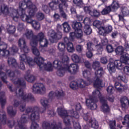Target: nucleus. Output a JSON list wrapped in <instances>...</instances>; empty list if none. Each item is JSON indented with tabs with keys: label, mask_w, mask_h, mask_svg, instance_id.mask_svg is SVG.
Segmentation results:
<instances>
[{
	"label": "nucleus",
	"mask_w": 129,
	"mask_h": 129,
	"mask_svg": "<svg viewBox=\"0 0 129 129\" xmlns=\"http://www.w3.org/2000/svg\"><path fill=\"white\" fill-rule=\"evenodd\" d=\"M45 111L46 108H39V107H34L33 108V111L28 116L29 119L32 121L31 129H38L39 128V124L35 121H39L40 119V111L41 113H44Z\"/></svg>",
	"instance_id": "obj_4"
},
{
	"label": "nucleus",
	"mask_w": 129,
	"mask_h": 129,
	"mask_svg": "<svg viewBox=\"0 0 129 129\" xmlns=\"http://www.w3.org/2000/svg\"><path fill=\"white\" fill-rule=\"evenodd\" d=\"M120 60L122 63H124V64H127V65L129 64V57L127 54H122L120 57Z\"/></svg>",
	"instance_id": "obj_35"
},
{
	"label": "nucleus",
	"mask_w": 129,
	"mask_h": 129,
	"mask_svg": "<svg viewBox=\"0 0 129 129\" xmlns=\"http://www.w3.org/2000/svg\"><path fill=\"white\" fill-rule=\"evenodd\" d=\"M84 32L86 35H90L92 33V29L90 28V26L86 25L84 26Z\"/></svg>",
	"instance_id": "obj_42"
},
{
	"label": "nucleus",
	"mask_w": 129,
	"mask_h": 129,
	"mask_svg": "<svg viewBox=\"0 0 129 129\" xmlns=\"http://www.w3.org/2000/svg\"><path fill=\"white\" fill-rule=\"evenodd\" d=\"M73 3L78 7H82L83 6V2L82 0H73Z\"/></svg>",
	"instance_id": "obj_62"
},
{
	"label": "nucleus",
	"mask_w": 129,
	"mask_h": 129,
	"mask_svg": "<svg viewBox=\"0 0 129 129\" xmlns=\"http://www.w3.org/2000/svg\"><path fill=\"white\" fill-rule=\"evenodd\" d=\"M104 74V71H103V68L102 67L98 69L95 72V78H96L95 82L94 83V86L95 88H99V87H101L102 85V81L99 79L102 75Z\"/></svg>",
	"instance_id": "obj_10"
},
{
	"label": "nucleus",
	"mask_w": 129,
	"mask_h": 129,
	"mask_svg": "<svg viewBox=\"0 0 129 129\" xmlns=\"http://www.w3.org/2000/svg\"><path fill=\"white\" fill-rule=\"evenodd\" d=\"M67 72V68L66 67V65H65L63 67H61L59 69V70L57 72V75L58 76H59L60 77H62L64 76V74L65 72Z\"/></svg>",
	"instance_id": "obj_27"
},
{
	"label": "nucleus",
	"mask_w": 129,
	"mask_h": 129,
	"mask_svg": "<svg viewBox=\"0 0 129 129\" xmlns=\"http://www.w3.org/2000/svg\"><path fill=\"white\" fill-rule=\"evenodd\" d=\"M95 95L96 96H98L102 104L101 108L103 112L104 113L109 112L110 109H109V106L107 104V101L105 100V98L101 96V94L98 90H96L93 92V96L90 97L89 99L86 100V103L87 106H89L91 110H95L97 108V104H96L97 99L95 97Z\"/></svg>",
	"instance_id": "obj_1"
},
{
	"label": "nucleus",
	"mask_w": 129,
	"mask_h": 129,
	"mask_svg": "<svg viewBox=\"0 0 129 129\" xmlns=\"http://www.w3.org/2000/svg\"><path fill=\"white\" fill-rule=\"evenodd\" d=\"M76 50L78 53L82 54V52L83 51V46L81 45H77L76 47Z\"/></svg>",
	"instance_id": "obj_61"
},
{
	"label": "nucleus",
	"mask_w": 129,
	"mask_h": 129,
	"mask_svg": "<svg viewBox=\"0 0 129 129\" xmlns=\"http://www.w3.org/2000/svg\"><path fill=\"white\" fill-rule=\"evenodd\" d=\"M77 82L78 83V87H80V88H84V87L88 85V83H87L86 81L82 79H79L78 80Z\"/></svg>",
	"instance_id": "obj_30"
},
{
	"label": "nucleus",
	"mask_w": 129,
	"mask_h": 129,
	"mask_svg": "<svg viewBox=\"0 0 129 129\" xmlns=\"http://www.w3.org/2000/svg\"><path fill=\"white\" fill-rule=\"evenodd\" d=\"M107 68L109 71H111V72H115V65L114 64V62L110 61L107 66Z\"/></svg>",
	"instance_id": "obj_37"
},
{
	"label": "nucleus",
	"mask_w": 129,
	"mask_h": 129,
	"mask_svg": "<svg viewBox=\"0 0 129 129\" xmlns=\"http://www.w3.org/2000/svg\"><path fill=\"white\" fill-rule=\"evenodd\" d=\"M7 32L9 34L13 35L16 32V26L13 25H9L7 28Z\"/></svg>",
	"instance_id": "obj_41"
},
{
	"label": "nucleus",
	"mask_w": 129,
	"mask_h": 129,
	"mask_svg": "<svg viewBox=\"0 0 129 129\" xmlns=\"http://www.w3.org/2000/svg\"><path fill=\"white\" fill-rule=\"evenodd\" d=\"M70 86L72 89H77L78 88V84L77 81H73L70 83Z\"/></svg>",
	"instance_id": "obj_54"
},
{
	"label": "nucleus",
	"mask_w": 129,
	"mask_h": 129,
	"mask_svg": "<svg viewBox=\"0 0 129 129\" xmlns=\"http://www.w3.org/2000/svg\"><path fill=\"white\" fill-rule=\"evenodd\" d=\"M25 45H26V40L24 38H20L18 41V46L19 47H23Z\"/></svg>",
	"instance_id": "obj_56"
},
{
	"label": "nucleus",
	"mask_w": 129,
	"mask_h": 129,
	"mask_svg": "<svg viewBox=\"0 0 129 129\" xmlns=\"http://www.w3.org/2000/svg\"><path fill=\"white\" fill-rule=\"evenodd\" d=\"M8 45L3 43L0 44V56H9L10 55V51L7 50Z\"/></svg>",
	"instance_id": "obj_17"
},
{
	"label": "nucleus",
	"mask_w": 129,
	"mask_h": 129,
	"mask_svg": "<svg viewBox=\"0 0 129 129\" xmlns=\"http://www.w3.org/2000/svg\"><path fill=\"white\" fill-rule=\"evenodd\" d=\"M4 68L2 66H0V76L1 79L2 81L6 83V84L8 83V81H7V74L5 73V72H3Z\"/></svg>",
	"instance_id": "obj_25"
},
{
	"label": "nucleus",
	"mask_w": 129,
	"mask_h": 129,
	"mask_svg": "<svg viewBox=\"0 0 129 129\" xmlns=\"http://www.w3.org/2000/svg\"><path fill=\"white\" fill-rule=\"evenodd\" d=\"M114 64H115V67H116L117 69H121L123 67L122 66V62L119 60H116L114 62Z\"/></svg>",
	"instance_id": "obj_47"
},
{
	"label": "nucleus",
	"mask_w": 129,
	"mask_h": 129,
	"mask_svg": "<svg viewBox=\"0 0 129 129\" xmlns=\"http://www.w3.org/2000/svg\"><path fill=\"white\" fill-rule=\"evenodd\" d=\"M25 79H26L28 82L32 83V82H34V81L36 80V78L32 75H27L25 76Z\"/></svg>",
	"instance_id": "obj_39"
},
{
	"label": "nucleus",
	"mask_w": 129,
	"mask_h": 129,
	"mask_svg": "<svg viewBox=\"0 0 129 129\" xmlns=\"http://www.w3.org/2000/svg\"><path fill=\"white\" fill-rule=\"evenodd\" d=\"M110 7L112 12H116L119 9L120 6L118 2L114 0Z\"/></svg>",
	"instance_id": "obj_23"
},
{
	"label": "nucleus",
	"mask_w": 129,
	"mask_h": 129,
	"mask_svg": "<svg viewBox=\"0 0 129 129\" xmlns=\"http://www.w3.org/2000/svg\"><path fill=\"white\" fill-rule=\"evenodd\" d=\"M123 125L126 124V126L129 128V115H125L124 117V121L122 122Z\"/></svg>",
	"instance_id": "obj_48"
},
{
	"label": "nucleus",
	"mask_w": 129,
	"mask_h": 129,
	"mask_svg": "<svg viewBox=\"0 0 129 129\" xmlns=\"http://www.w3.org/2000/svg\"><path fill=\"white\" fill-rule=\"evenodd\" d=\"M61 2V4H59L58 5V8L59 10L60 14L64 19H67V15L64 12V10L63 9V5L64 7H68V5H67V2L68 0H60Z\"/></svg>",
	"instance_id": "obj_16"
},
{
	"label": "nucleus",
	"mask_w": 129,
	"mask_h": 129,
	"mask_svg": "<svg viewBox=\"0 0 129 129\" xmlns=\"http://www.w3.org/2000/svg\"><path fill=\"white\" fill-rule=\"evenodd\" d=\"M27 9L28 10V14L30 16H35L36 12L38 11L36 5L32 6L24 1H22L19 3V9L17 11L22 14L23 12H26Z\"/></svg>",
	"instance_id": "obj_6"
},
{
	"label": "nucleus",
	"mask_w": 129,
	"mask_h": 129,
	"mask_svg": "<svg viewBox=\"0 0 129 129\" xmlns=\"http://www.w3.org/2000/svg\"><path fill=\"white\" fill-rule=\"evenodd\" d=\"M35 47L36 46L33 47L34 48L32 49V51L34 55L36 56V57L34 58V59H35V58H41V57L39 56H40V51H39V50ZM33 61L34 62V63H36V61H35V60Z\"/></svg>",
	"instance_id": "obj_46"
},
{
	"label": "nucleus",
	"mask_w": 129,
	"mask_h": 129,
	"mask_svg": "<svg viewBox=\"0 0 129 129\" xmlns=\"http://www.w3.org/2000/svg\"><path fill=\"white\" fill-rule=\"evenodd\" d=\"M34 61L38 66H39L40 69H42V68L44 67L45 70L46 71H52V70H53L52 64L50 62L45 64V63H44V58H43V57H36Z\"/></svg>",
	"instance_id": "obj_11"
},
{
	"label": "nucleus",
	"mask_w": 129,
	"mask_h": 129,
	"mask_svg": "<svg viewBox=\"0 0 129 129\" xmlns=\"http://www.w3.org/2000/svg\"><path fill=\"white\" fill-rule=\"evenodd\" d=\"M46 87L43 83H36L33 85L32 92L34 94H40L43 95L46 93Z\"/></svg>",
	"instance_id": "obj_9"
},
{
	"label": "nucleus",
	"mask_w": 129,
	"mask_h": 129,
	"mask_svg": "<svg viewBox=\"0 0 129 129\" xmlns=\"http://www.w3.org/2000/svg\"><path fill=\"white\" fill-rule=\"evenodd\" d=\"M0 120L4 124L7 123V114L4 110H0Z\"/></svg>",
	"instance_id": "obj_24"
},
{
	"label": "nucleus",
	"mask_w": 129,
	"mask_h": 129,
	"mask_svg": "<svg viewBox=\"0 0 129 129\" xmlns=\"http://www.w3.org/2000/svg\"><path fill=\"white\" fill-rule=\"evenodd\" d=\"M43 129H62L61 125H57L56 123H52L50 124V123L44 121L42 123Z\"/></svg>",
	"instance_id": "obj_14"
},
{
	"label": "nucleus",
	"mask_w": 129,
	"mask_h": 129,
	"mask_svg": "<svg viewBox=\"0 0 129 129\" xmlns=\"http://www.w3.org/2000/svg\"><path fill=\"white\" fill-rule=\"evenodd\" d=\"M75 31L76 33V38L80 39H82V37H83V32L82 31V29L75 30Z\"/></svg>",
	"instance_id": "obj_44"
},
{
	"label": "nucleus",
	"mask_w": 129,
	"mask_h": 129,
	"mask_svg": "<svg viewBox=\"0 0 129 129\" xmlns=\"http://www.w3.org/2000/svg\"><path fill=\"white\" fill-rule=\"evenodd\" d=\"M42 10L45 14H49L50 13V9L47 5H43Z\"/></svg>",
	"instance_id": "obj_63"
},
{
	"label": "nucleus",
	"mask_w": 129,
	"mask_h": 129,
	"mask_svg": "<svg viewBox=\"0 0 129 129\" xmlns=\"http://www.w3.org/2000/svg\"><path fill=\"white\" fill-rule=\"evenodd\" d=\"M106 49L108 53H112L114 51V48L111 44H108L106 46Z\"/></svg>",
	"instance_id": "obj_58"
},
{
	"label": "nucleus",
	"mask_w": 129,
	"mask_h": 129,
	"mask_svg": "<svg viewBox=\"0 0 129 129\" xmlns=\"http://www.w3.org/2000/svg\"><path fill=\"white\" fill-rule=\"evenodd\" d=\"M89 123L91 124V127L93 128L97 129L98 128V122L96 120H89Z\"/></svg>",
	"instance_id": "obj_40"
},
{
	"label": "nucleus",
	"mask_w": 129,
	"mask_h": 129,
	"mask_svg": "<svg viewBox=\"0 0 129 129\" xmlns=\"http://www.w3.org/2000/svg\"><path fill=\"white\" fill-rule=\"evenodd\" d=\"M67 50L68 52L70 53H72V52H74V47H73V44L72 43H70L67 45Z\"/></svg>",
	"instance_id": "obj_57"
},
{
	"label": "nucleus",
	"mask_w": 129,
	"mask_h": 129,
	"mask_svg": "<svg viewBox=\"0 0 129 129\" xmlns=\"http://www.w3.org/2000/svg\"><path fill=\"white\" fill-rule=\"evenodd\" d=\"M40 102L44 107H47L49 104V101L47 99H42L40 101Z\"/></svg>",
	"instance_id": "obj_59"
},
{
	"label": "nucleus",
	"mask_w": 129,
	"mask_h": 129,
	"mask_svg": "<svg viewBox=\"0 0 129 129\" xmlns=\"http://www.w3.org/2000/svg\"><path fill=\"white\" fill-rule=\"evenodd\" d=\"M90 15L91 16V17H94V18H98V17L100 16V13H99V11L95 9H93L92 10L91 12H90Z\"/></svg>",
	"instance_id": "obj_43"
},
{
	"label": "nucleus",
	"mask_w": 129,
	"mask_h": 129,
	"mask_svg": "<svg viewBox=\"0 0 129 129\" xmlns=\"http://www.w3.org/2000/svg\"><path fill=\"white\" fill-rule=\"evenodd\" d=\"M100 62H99V61H96L93 63L92 68L95 70H96V69H97V70L98 69H100Z\"/></svg>",
	"instance_id": "obj_55"
},
{
	"label": "nucleus",
	"mask_w": 129,
	"mask_h": 129,
	"mask_svg": "<svg viewBox=\"0 0 129 129\" xmlns=\"http://www.w3.org/2000/svg\"><path fill=\"white\" fill-rule=\"evenodd\" d=\"M20 60L21 62H27L29 66H34L35 61L30 57H27L25 54H22L20 55Z\"/></svg>",
	"instance_id": "obj_15"
},
{
	"label": "nucleus",
	"mask_w": 129,
	"mask_h": 129,
	"mask_svg": "<svg viewBox=\"0 0 129 129\" xmlns=\"http://www.w3.org/2000/svg\"><path fill=\"white\" fill-rule=\"evenodd\" d=\"M12 15L13 16V20L15 21V22H17L18 19L20 17L21 20L24 22H27L28 23L29 22H30L32 20L31 17H34V16H31L30 14H29V16L27 15V14H26V11H22L21 13L20 12H18V10H13Z\"/></svg>",
	"instance_id": "obj_8"
},
{
	"label": "nucleus",
	"mask_w": 129,
	"mask_h": 129,
	"mask_svg": "<svg viewBox=\"0 0 129 129\" xmlns=\"http://www.w3.org/2000/svg\"><path fill=\"white\" fill-rule=\"evenodd\" d=\"M0 103L2 108L3 109L5 107V105H6V103H7V99H6V97H5L4 92L0 93Z\"/></svg>",
	"instance_id": "obj_21"
},
{
	"label": "nucleus",
	"mask_w": 129,
	"mask_h": 129,
	"mask_svg": "<svg viewBox=\"0 0 129 129\" xmlns=\"http://www.w3.org/2000/svg\"><path fill=\"white\" fill-rule=\"evenodd\" d=\"M8 87L11 92H15L17 96H20V97L22 98V101H20L19 100H15L14 103V106L15 107H18V106L20 105V109L22 112H23V111H25V108L26 107L25 102H29L30 100V101H35V98L34 97V96L31 93L25 94V93H24L23 88H20L19 89L18 94V93H17V90H18V89L12 90V86L10 85H8Z\"/></svg>",
	"instance_id": "obj_2"
},
{
	"label": "nucleus",
	"mask_w": 129,
	"mask_h": 129,
	"mask_svg": "<svg viewBox=\"0 0 129 129\" xmlns=\"http://www.w3.org/2000/svg\"><path fill=\"white\" fill-rule=\"evenodd\" d=\"M45 39V34L43 32H40L37 35H34L32 40H30V45L32 47H36L38 42Z\"/></svg>",
	"instance_id": "obj_12"
},
{
	"label": "nucleus",
	"mask_w": 129,
	"mask_h": 129,
	"mask_svg": "<svg viewBox=\"0 0 129 129\" xmlns=\"http://www.w3.org/2000/svg\"><path fill=\"white\" fill-rule=\"evenodd\" d=\"M116 55H122L124 54V49L122 46H118L115 49Z\"/></svg>",
	"instance_id": "obj_33"
},
{
	"label": "nucleus",
	"mask_w": 129,
	"mask_h": 129,
	"mask_svg": "<svg viewBox=\"0 0 129 129\" xmlns=\"http://www.w3.org/2000/svg\"><path fill=\"white\" fill-rule=\"evenodd\" d=\"M58 49L60 52H62L61 55H60V56L62 57V59L64 56H67L64 54V50H65V43H64V42L58 43Z\"/></svg>",
	"instance_id": "obj_28"
},
{
	"label": "nucleus",
	"mask_w": 129,
	"mask_h": 129,
	"mask_svg": "<svg viewBox=\"0 0 129 129\" xmlns=\"http://www.w3.org/2000/svg\"><path fill=\"white\" fill-rule=\"evenodd\" d=\"M24 36L26 37L27 39H29L32 41L35 35H34V33H33V31L31 30L27 29L26 32L25 33Z\"/></svg>",
	"instance_id": "obj_34"
},
{
	"label": "nucleus",
	"mask_w": 129,
	"mask_h": 129,
	"mask_svg": "<svg viewBox=\"0 0 129 129\" xmlns=\"http://www.w3.org/2000/svg\"><path fill=\"white\" fill-rule=\"evenodd\" d=\"M72 26L75 31L82 30V24L80 22H77L76 21L73 22Z\"/></svg>",
	"instance_id": "obj_20"
},
{
	"label": "nucleus",
	"mask_w": 129,
	"mask_h": 129,
	"mask_svg": "<svg viewBox=\"0 0 129 129\" xmlns=\"http://www.w3.org/2000/svg\"><path fill=\"white\" fill-rule=\"evenodd\" d=\"M99 30L98 33L99 35H101L102 36H105L107 35L105 28L103 27H101L98 28Z\"/></svg>",
	"instance_id": "obj_51"
},
{
	"label": "nucleus",
	"mask_w": 129,
	"mask_h": 129,
	"mask_svg": "<svg viewBox=\"0 0 129 129\" xmlns=\"http://www.w3.org/2000/svg\"><path fill=\"white\" fill-rule=\"evenodd\" d=\"M36 18L38 21H43L45 19V15L42 13L38 12L36 14Z\"/></svg>",
	"instance_id": "obj_53"
},
{
	"label": "nucleus",
	"mask_w": 129,
	"mask_h": 129,
	"mask_svg": "<svg viewBox=\"0 0 129 129\" xmlns=\"http://www.w3.org/2000/svg\"><path fill=\"white\" fill-rule=\"evenodd\" d=\"M63 56H61V61H60L58 60H55L53 62V66L54 68H58L60 69L61 68V67H63L64 66H65V64H64V63H63V62L62 61V58Z\"/></svg>",
	"instance_id": "obj_22"
},
{
	"label": "nucleus",
	"mask_w": 129,
	"mask_h": 129,
	"mask_svg": "<svg viewBox=\"0 0 129 129\" xmlns=\"http://www.w3.org/2000/svg\"><path fill=\"white\" fill-rule=\"evenodd\" d=\"M28 24H31L33 27V28L34 29V30H40V28H41V26L40 25V23L39 22L35 20H30V22H29Z\"/></svg>",
	"instance_id": "obj_26"
},
{
	"label": "nucleus",
	"mask_w": 129,
	"mask_h": 129,
	"mask_svg": "<svg viewBox=\"0 0 129 129\" xmlns=\"http://www.w3.org/2000/svg\"><path fill=\"white\" fill-rule=\"evenodd\" d=\"M62 26L63 28V32L64 33H69L71 31V27H70V25H69L68 22H64Z\"/></svg>",
	"instance_id": "obj_36"
},
{
	"label": "nucleus",
	"mask_w": 129,
	"mask_h": 129,
	"mask_svg": "<svg viewBox=\"0 0 129 129\" xmlns=\"http://www.w3.org/2000/svg\"><path fill=\"white\" fill-rule=\"evenodd\" d=\"M72 59L75 63H80V61H81L79 56L76 54H74L72 55Z\"/></svg>",
	"instance_id": "obj_45"
},
{
	"label": "nucleus",
	"mask_w": 129,
	"mask_h": 129,
	"mask_svg": "<svg viewBox=\"0 0 129 129\" xmlns=\"http://www.w3.org/2000/svg\"><path fill=\"white\" fill-rule=\"evenodd\" d=\"M57 111L59 115L63 118L64 123L67 125H70V119L79 118V114L77 112L71 110L67 112L66 110L62 108H58Z\"/></svg>",
	"instance_id": "obj_3"
},
{
	"label": "nucleus",
	"mask_w": 129,
	"mask_h": 129,
	"mask_svg": "<svg viewBox=\"0 0 129 129\" xmlns=\"http://www.w3.org/2000/svg\"><path fill=\"white\" fill-rule=\"evenodd\" d=\"M39 42L41 47H47V46H48V40L46 38H44L42 40H40Z\"/></svg>",
	"instance_id": "obj_52"
},
{
	"label": "nucleus",
	"mask_w": 129,
	"mask_h": 129,
	"mask_svg": "<svg viewBox=\"0 0 129 129\" xmlns=\"http://www.w3.org/2000/svg\"><path fill=\"white\" fill-rule=\"evenodd\" d=\"M8 63L9 65L13 66V67H18V62L14 57H9L8 59Z\"/></svg>",
	"instance_id": "obj_31"
},
{
	"label": "nucleus",
	"mask_w": 129,
	"mask_h": 129,
	"mask_svg": "<svg viewBox=\"0 0 129 129\" xmlns=\"http://www.w3.org/2000/svg\"><path fill=\"white\" fill-rule=\"evenodd\" d=\"M111 12V9H110V6L105 7L102 11V15H107Z\"/></svg>",
	"instance_id": "obj_50"
},
{
	"label": "nucleus",
	"mask_w": 129,
	"mask_h": 129,
	"mask_svg": "<svg viewBox=\"0 0 129 129\" xmlns=\"http://www.w3.org/2000/svg\"><path fill=\"white\" fill-rule=\"evenodd\" d=\"M115 88L118 91H119V92L124 91V90H126V89H127V86H126V85L123 86L119 82L115 83Z\"/></svg>",
	"instance_id": "obj_19"
},
{
	"label": "nucleus",
	"mask_w": 129,
	"mask_h": 129,
	"mask_svg": "<svg viewBox=\"0 0 129 129\" xmlns=\"http://www.w3.org/2000/svg\"><path fill=\"white\" fill-rule=\"evenodd\" d=\"M93 25L97 29H99V28L101 27V22L100 21L95 20L93 23Z\"/></svg>",
	"instance_id": "obj_60"
},
{
	"label": "nucleus",
	"mask_w": 129,
	"mask_h": 129,
	"mask_svg": "<svg viewBox=\"0 0 129 129\" xmlns=\"http://www.w3.org/2000/svg\"><path fill=\"white\" fill-rule=\"evenodd\" d=\"M14 107L12 106H9L7 108V111L10 114V115H11V116H15L16 115V114L17 113V111L16 110H14Z\"/></svg>",
	"instance_id": "obj_38"
},
{
	"label": "nucleus",
	"mask_w": 129,
	"mask_h": 129,
	"mask_svg": "<svg viewBox=\"0 0 129 129\" xmlns=\"http://www.w3.org/2000/svg\"><path fill=\"white\" fill-rule=\"evenodd\" d=\"M121 14H122V15H123V16H128V15L129 14V11H128V9H127V8L125 7H122L121 8Z\"/></svg>",
	"instance_id": "obj_49"
},
{
	"label": "nucleus",
	"mask_w": 129,
	"mask_h": 129,
	"mask_svg": "<svg viewBox=\"0 0 129 129\" xmlns=\"http://www.w3.org/2000/svg\"><path fill=\"white\" fill-rule=\"evenodd\" d=\"M62 63H64L67 67V72L70 73V74H76L79 70V66L77 64L72 63L70 66L69 65V57L68 56H63L62 59Z\"/></svg>",
	"instance_id": "obj_7"
},
{
	"label": "nucleus",
	"mask_w": 129,
	"mask_h": 129,
	"mask_svg": "<svg viewBox=\"0 0 129 129\" xmlns=\"http://www.w3.org/2000/svg\"><path fill=\"white\" fill-rule=\"evenodd\" d=\"M55 96H57V97L64 96V92L62 90L56 91L55 93L53 91L49 92L48 97L50 99H53Z\"/></svg>",
	"instance_id": "obj_18"
},
{
	"label": "nucleus",
	"mask_w": 129,
	"mask_h": 129,
	"mask_svg": "<svg viewBox=\"0 0 129 129\" xmlns=\"http://www.w3.org/2000/svg\"><path fill=\"white\" fill-rule=\"evenodd\" d=\"M0 11L4 15H9L10 11H9V7L5 4H2L1 7Z\"/></svg>",
	"instance_id": "obj_29"
},
{
	"label": "nucleus",
	"mask_w": 129,
	"mask_h": 129,
	"mask_svg": "<svg viewBox=\"0 0 129 129\" xmlns=\"http://www.w3.org/2000/svg\"><path fill=\"white\" fill-rule=\"evenodd\" d=\"M29 115L28 114H23L18 122V125L20 129H27V126L24 124L28 121Z\"/></svg>",
	"instance_id": "obj_13"
},
{
	"label": "nucleus",
	"mask_w": 129,
	"mask_h": 129,
	"mask_svg": "<svg viewBox=\"0 0 129 129\" xmlns=\"http://www.w3.org/2000/svg\"><path fill=\"white\" fill-rule=\"evenodd\" d=\"M6 73L8 76L10 77V78H12V81L16 87L18 88H23L24 87H26V82L24 79L21 78L18 79L17 81H15V79H16L17 78L16 73H17V74H20V71H16L14 72L11 70H8L6 71Z\"/></svg>",
	"instance_id": "obj_5"
},
{
	"label": "nucleus",
	"mask_w": 129,
	"mask_h": 129,
	"mask_svg": "<svg viewBox=\"0 0 129 129\" xmlns=\"http://www.w3.org/2000/svg\"><path fill=\"white\" fill-rule=\"evenodd\" d=\"M73 123L74 125V127L75 129H81V126H80L79 122L73 120Z\"/></svg>",
	"instance_id": "obj_64"
},
{
	"label": "nucleus",
	"mask_w": 129,
	"mask_h": 129,
	"mask_svg": "<svg viewBox=\"0 0 129 129\" xmlns=\"http://www.w3.org/2000/svg\"><path fill=\"white\" fill-rule=\"evenodd\" d=\"M48 35L50 37V42L52 43H55V42H56V33L54 31H52L51 32H49Z\"/></svg>",
	"instance_id": "obj_32"
}]
</instances>
